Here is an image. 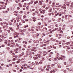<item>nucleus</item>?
Listing matches in <instances>:
<instances>
[{"label":"nucleus","instance_id":"f257e3e1","mask_svg":"<svg viewBox=\"0 0 73 73\" xmlns=\"http://www.w3.org/2000/svg\"><path fill=\"white\" fill-rule=\"evenodd\" d=\"M3 23L4 24H6V25H4L2 27L3 29H4V32H6V31H7V29H8V25H9V24H8V23H6V22H3Z\"/></svg>","mask_w":73,"mask_h":73},{"label":"nucleus","instance_id":"f03ea898","mask_svg":"<svg viewBox=\"0 0 73 73\" xmlns=\"http://www.w3.org/2000/svg\"><path fill=\"white\" fill-rule=\"evenodd\" d=\"M37 48L36 47H33L31 49V51H34L35 52H36L37 51Z\"/></svg>","mask_w":73,"mask_h":73},{"label":"nucleus","instance_id":"7ed1b4c3","mask_svg":"<svg viewBox=\"0 0 73 73\" xmlns=\"http://www.w3.org/2000/svg\"><path fill=\"white\" fill-rule=\"evenodd\" d=\"M32 66L31 65V64H29V66L27 65V67L28 68H29V69H31L33 70L34 69V68H32L31 67Z\"/></svg>","mask_w":73,"mask_h":73},{"label":"nucleus","instance_id":"20e7f679","mask_svg":"<svg viewBox=\"0 0 73 73\" xmlns=\"http://www.w3.org/2000/svg\"><path fill=\"white\" fill-rule=\"evenodd\" d=\"M14 15H15V16H17V17L19 18L20 19H21V16L19 15H17V14L16 13H14Z\"/></svg>","mask_w":73,"mask_h":73},{"label":"nucleus","instance_id":"39448f33","mask_svg":"<svg viewBox=\"0 0 73 73\" xmlns=\"http://www.w3.org/2000/svg\"><path fill=\"white\" fill-rule=\"evenodd\" d=\"M69 61H71L70 62V63H71V64H73V60L72 59V58H70L69 59Z\"/></svg>","mask_w":73,"mask_h":73},{"label":"nucleus","instance_id":"423d86ee","mask_svg":"<svg viewBox=\"0 0 73 73\" xmlns=\"http://www.w3.org/2000/svg\"><path fill=\"white\" fill-rule=\"evenodd\" d=\"M13 35H14V38H16V37H18V35H16L15 33L13 34Z\"/></svg>","mask_w":73,"mask_h":73},{"label":"nucleus","instance_id":"0eeeda50","mask_svg":"<svg viewBox=\"0 0 73 73\" xmlns=\"http://www.w3.org/2000/svg\"><path fill=\"white\" fill-rule=\"evenodd\" d=\"M39 5H42V1H39Z\"/></svg>","mask_w":73,"mask_h":73},{"label":"nucleus","instance_id":"6e6552de","mask_svg":"<svg viewBox=\"0 0 73 73\" xmlns=\"http://www.w3.org/2000/svg\"><path fill=\"white\" fill-rule=\"evenodd\" d=\"M37 3H38V1L37 0H36L34 2V4L35 5Z\"/></svg>","mask_w":73,"mask_h":73},{"label":"nucleus","instance_id":"1a4fd4ad","mask_svg":"<svg viewBox=\"0 0 73 73\" xmlns=\"http://www.w3.org/2000/svg\"><path fill=\"white\" fill-rule=\"evenodd\" d=\"M3 40H4V41H7L8 40V38H7V37H4Z\"/></svg>","mask_w":73,"mask_h":73},{"label":"nucleus","instance_id":"9d476101","mask_svg":"<svg viewBox=\"0 0 73 73\" xmlns=\"http://www.w3.org/2000/svg\"><path fill=\"white\" fill-rule=\"evenodd\" d=\"M32 19H33V20L34 22H35V21H36V19L35 18V17H33Z\"/></svg>","mask_w":73,"mask_h":73},{"label":"nucleus","instance_id":"9b49d317","mask_svg":"<svg viewBox=\"0 0 73 73\" xmlns=\"http://www.w3.org/2000/svg\"><path fill=\"white\" fill-rule=\"evenodd\" d=\"M18 5H19V7L21 8L22 7V4L20 3H19L18 4Z\"/></svg>","mask_w":73,"mask_h":73},{"label":"nucleus","instance_id":"f8f14e48","mask_svg":"<svg viewBox=\"0 0 73 73\" xmlns=\"http://www.w3.org/2000/svg\"><path fill=\"white\" fill-rule=\"evenodd\" d=\"M59 60H63V61H64V60H65V59H63V58H59Z\"/></svg>","mask_w":73,"mask_h":73},{"label":"nucleus","instance_id":"ddd939ff","mask_svg":"<svg viewBox=\"0 0 73 73\" xmlns=\"http://www.w3.org/2000/svg\"><path fill=\"white\" fill-rule=\"evenodd\" d=\"M66 48L67 49H70V48L68 46H65Z\"/></svg>","mask_w":73,"mask_h":73},{"label":"nucleus","instance_id":"4468645a","mask_svg":"<svg viewBox=\"0 0 73 73\" xmlns=\"http://www.w3.org/2000/svg\"><path fill=\"white\" fill-rule=\"evenodd\" d=\"M70 44V42H67L65 43V44H66V45H69V44Z\"/></svg>","mask_w":73,"mask_h":73},{"label":"nucleus","instance_id":"2eb2a0df","mask_svg":"<svg viewBox=\"0 0 73 73\" xmlns=\"http://www.w3.org/2000/svg\"><path fill=\"white\" fill-rule=\"evenodd\" d=\"M20 61H21V60H20V59H19L18 60V61L17 62V64H19V63L20 62Z\"/></svg>","mask_w":73,"mask_h":73},{"label":"nucleus","instance_id":"dca6fc26","mask_svg":"<svg viewBox=\"0 0 73 73\" xmlns=\"http://www.w3.org/2000/svg\"><path fill=\"white\" fill-rule=\"evenodd\" d=\"M65 20H68H68H70V18L69 17L67 18V17H65Z\"/></svg>","mask_w":73,"mask_h":73},{"label":"nucleus","instance_id":"f3484780","mask_svg":"<svg viewBox=\"0 0 73 73\" xmlns=\"http://www.w3.org/2000/svg\"><path fill=\"white\" fill-rule=\"evenodd\" d=\"M10 29L12 32L14 31V30L12 27L10 28Z\"/></svg>","mask_w":73,"mask_h":73},{"label":"nucleus","instance_id":"a211bd4d","mask_svg":"<svg viewBox=\"0 0 73 73\" xmlns=\"http://www.w3.org/2000/svg\"><path fill=\"white\" fill-rule=\"evenodd\" d=\"M7 32L9 34H11V31H10V30H7Z\"/></svg>","mask_w":73,"mask_h":73},{"label":"nucleus","instance_id":"6ab92c4d","mask_svg":"<svg viewBox=\"0 0 73 73\" xmlns=\"http://www.w3.org/2000/svg\"><path fill=\"white\" fill-rule=\"evenodd\" d=\"M46 71H47V72H48V71H49V67H47L46 69Z\"/></svg>","mask_w":73,"mask_h":73},{"label":"nucleus","instance_id":"aec40b11","mask_svg":"<svg viewBox=\"0 0 73 73\" xmlns=\"http://www.w3.org/2000/svg\"><path fill=\"white\" fill-rule=\"evenodd\" d=\"M3 13H8V11H3Z\"/></svg>","mask_w":73,"mask_h":73},{"label":"nucleus","instance_id":"412c9836","mask_svg":"<svg viewBox=\"0 0 73 73\" xmlns=\"http://www.w3.org/2000/svg\"><path fill=\"white\" fill-rule=\"evenodd\" d=\"M16 50H19V48H17L16 49H15V50H14V51H16Z\"/></svg>","mask_w":73,"mask_h":73},{"label":"nucleus","instance_id":"4be33fe9","mask_svg":"<svg viewBox=\"0 0 73 73\" xmlns=\"http://www.w3.org/2000/svg\"><path fill=\"white\" fill-rule=\"evenodd\" d=\"M61 56L63 58V59H65L64 58H65V56L61 55Z\"/></svg>","mask_w":73,"mask_h":73},{"label":"nucleus","instance_id":"5701e85b","mask_svg":"<svg viewBox=\"0 0 73 73\" xmlns=\"http://www.w3.org/2000/svg\"><path fill=\"white\" fill-rule=\"evenodd\" d=\"M14 13H18V12L17 11H15L13 12Z\"/></svg>","mask_w":73,"mask_h":73},{"label":"nucleus","instance_id":"b1692460","mask_svg":"<svg viewBox=\"0 0 73 73\" xmlns=\"http://www.w3.org/2000/svg\"><path fill=\"white\" fill-rule=\"evenodd\" d=\"M5 7H6V6H3L2 7V9H5Z\"/></svg>","mask_w":73,"mask_h":73},{"label":"nucleus","instance_id":"393cba45","mask_svg":"<svg viewBox=\"0 0 73 73\" xmlns=\"http://www.w3.org/2000/svg\"><path fill=\"white\" fill-rule=\"evenodd\" d=\"M0 4H4V3L3 2L0 1Z\"/></svg>","mask_w":73,"mask_h":73},{"label":"nucleus","instance_id":"a878e982","mask_svg":"<svg viewBox=\"0 0 73 73\" xmlns=\"http://www.w3.org/2000/svg\"><path fill=\"white\" fill-rule=\"evenodd\" d=\"M26 31V29H23V30H22V32H24Z\"/></svg>","mask_w":73,"mask_h":73},{"label":"nucleus","instance_id":"bb28decb","mask_svg":"<svg viewBox=\"0 0 73 73\" xmlns=\"http://www.w3.org/2000/svg\"><path fill=\"white\" fill-rule=\"evenodd\" d=\"M38 57H39V58H40V57H41L42 56H41V55L39 54L38 55Z\"/></svg>","mask_w":73,"mask_h":73},{"label":"nucleus","instance_id":"cd10ccee","mask_svg":"<svg viewBox=\"0 0 73 73\" xmlns=\"http://www.w3.org/2000/svg\"><path fill=\"white\" fill-rule=\"evenodd\" d=\"M0 25L2 27H3V23H0Z\"/></svg>","mask_w":73,"mask_h":73},{"label":"nucleus","instance_id":"c85d7f7f","mask_svg":"<svg viewBox=\"0 0 73 73\" xmlns=\"http://www.w3.org/2000/svg\"><path fill=\"white\" fill-rule=\"evenodd\" d=\"M40 13L41 14H42V13H43V14H44V13L42 11H40Z\"/></svg>","mask_w":73,"mask_h":73},{"label":"nucleus","instance_id":"c756f323","mask_svg":"<svg viewBox=\"0 0 73 73\" xmlns=\"http://www.w3.org/2000/svg\"><path fill=\"white\" fill-rule=\"evenodd\" d=\"M16 25L18 28H19V24H18V23H17Z\"/></svg>","mask_w":73,"mask_h":73},{"label":"nucleus","instance_id":"7c9ffc66","mask_svg":"<svg viewBox=\"0 0 73 73\" xmlns=\"http://www.w3.org/2000/svg\"><path fill=\"white\" fill-rule=\"evenodd\" d=\"M13 57H15V58H17L18 57V56H13Z\"/></svg>","mask_w":73,"mask_h":73},{"label":"nucleus","instance_id":"2f4dec72","mask_svg":"<svg viewBox=\"0 0 73 73\" xmlns=\"http://www.w3.org/2000/svg\"><path fill=\"white\" fill-rule=\"evenodd\" d=\"M16 60H17V59L14 58H13V59L12 60V61H16Z\"/></svg>","mask_w":73,"mask_h":73},{"label":"nucleus","instance_id":"473e14b6","mask_svg":"<svg viewBox=\"0 0 73 73\" xmlns=\"http://www.w3.org/2000/svg\"><path fill=\"white\" fill-rule=\"evenodd\" d=\"M12 56H15V54L14 53H13L12 54H11Z\"/></svg>","mask_w":73,"mask_h":73},{"label":"nucleus","instance_id":"72a5a7b5","mask_svg":"<svg viewBox=\"0 0 73 73\" xmlns=\"http://www.w3.org/2000/svg\"><path fill=\"white\" fill-rule=\"evenodd\" d=\"M45 11H46L45 10H42V12H43L44 13H44H45Z\"/></svg>","mask_w":73,"mask_h":73},{"label":"nucleus","instance_id":"f704fd0d","mask_svg":"<svg viewBox=\"0 0 73 73\" xmlns=\"http://www.w3.org/2000/svg\"><path fill=\"white\" fill-rule=\"evenodd\" d=\"M9 53H10V54H12V53H13V52L11 50L9 52Z\"/></svg>","mask_w":73,"mask_h":73},{"label":"nucleus","instance_id":"c9c22d12","mask_svg":"<svg viewBox=\"0 0 73 73\" xmlns=\"http://www.w3.org/2000/svg\"><path fill=\"white\" fill-rule=\"evenodd\" d=\"M52 5L53 6H54L55 5V3H54V2L52 3Z\"/></svg>","mask_w":73,"mask_h":73},{"label":"nucleus","instance_id":"e433bc0d","mask_svg":"<svg viewBox=\"0 0 73 73\" xmlns=\"http://www.w3.org/2000/svg\"><path fill=\"white\" fill-rule=\"evenodd\" d=\"M52 73H55L56 72V71H55V70H52Z\"/></svg>","mask_w":73,"mask_h":73},{"label":"nucleus","instance_id":"4c0bfd02","mask_svg":"<svg viewBox=\"0 0 73 73\" xmlns=\"http://www.w3.org/2000/svg\"><path fill=\"white\" fill-rule=\"evenodd\" d=\"M3 40V39H2L1 38H0V42H2Z\"/></svg>","mask_w":73,"mask_h":73},{"label":"nucleus","instance_id":"58836bf2","mask_svg":"<svg viewBox=\"0 0 73 73\" xmlns=\"http://www.w3.org/2000/svg\"><path fill=\"white\" fill-rule=\"evenodd\" d=\"M15 63H16V62H13L11 63V64H13V65H14V64H15Z\"/></svg>","mask_w":73,"mask_h":73},{"label":"nucleus","instance_id":"ea45409f","mask_svg":"<svg viewBox=\"0 0 73 73\" xmlns=\"http://www.w3.org/2000/svg\"><path fill=\"white\" fill-rule=\"evenodd\" d=\"M55 26L56 27V28H58V25L57 24H56L55 25Z\"/></svg>","mask_w":73,"mask_h":73},{"label":"nucleus","instance_id":"a19ab883","mask_svg":"<svg viewBox=\"0 0 73 73\" xmlns=\"http://www.w3.org/2000/svg\"><path fill=\"white\" fill-rule=\"evenodd\" d=\"M10 47H12V48H13V47H14V45L11 44L10 46Z\"/></svg>","mask_w":73,"mask_h":73},{"label":"nucleus","instance_id":"79ce46f5","mask_svg":"<svg viewBox=\"0 0 73 73\" xmlns=\"http://www.w3.org/2000/svg\"><path fill=\"white\" fill-rule=\"evenodd\" d=\"M23 11H20L19 13H21V14H22V13H23Z\"/></svg>","mask_w":73,"mask_h":73},{"label":"nucleus","instance_id":"37998d69","mask_svg":"<svg viewBox=\"0 0 73 73\" xmlns=\"http://www.w3.org/2000/svg\"><path fill=\"white\" fill-rule=\"evenodd\" d=\"M61 13L62 15H64V14H65V12H62Z\"/></svg>","mask_w":73,"mask_h":73},{"label":"nucleus","instance_id":"c03bdc74","mask_svg":"<svg viewBox=\"0 0 73 73\" xmlns=\"http://www.w3.org/2000/svg\"><path fill=\"white\" fill-rule=\"evenodd\" d=\"M55 64H52L51 65V67H53V66H54V65H55Z\"/></svg>","mask_w":73,"mask_h":73},{"label":"nucleus","instance_id":"a18cd8bd","mask_svg":"<svg viewBox=\"0 0 73 73\" xmlns=\"http://www.w3.org/2000/svg\"><path fill=\"white\" fill-rule=\"evenodd\" d=\"M56 5H59V3H56Z\"/></svg>","mask_w":73,"mask_h":73},{"label":"nucleus","instance_id":"49530a36","mask_svg":"<svg viewBox=\"0 0 73 73\" xmlns=\"http://www.w3.org/2000/svg\"><path fill=\"white\" fill-rule=\"evenodd\" d=\"M68 17H72V15H68Z\"/></svg>","mask_w":73,"mask_h":73},{"label":"nucleus","instance_id":"de8ad7c7","mask_svg":"<svg viewBox=\"0 0 73 73\" xmlns=\"http://www.w3.org/2000/svg\"><path fill=\"white\" fill-rule=\"evenodd\" d=\"M51 3H52V1H50L49 2V4H50Z\"/></svg>","mask_w":73,"mask_h":73},{"label":"nucleus","instance_id":"09e8293b","mask_svg":"<svg viewBox=\"0 0 73 73\" xmlns=\"http://www.w3.org/2000/svg\"><path fill=\"white\" fill-rule=\"evenodd\" d=\"M73 5H70V8L71 9L72 8H73Z\"/></svg>","mask_w":73,"mask_h":73},{"label":"nucleus","instance_id":"8fccbe9b","mask_svg":"<svg viewBox=\"0 0 73 73\" xmlns=\"http://www.w3.org/2000/svg\"><path fill=\"white\" fill-rule=\"evenodd\" d=\"M17 8V10H19V9H20V7H18Z\"/></svg>","mask_w":73,"mask_h":73},{"label":"nucleus","instance_id":"3c124183","mask_svg":"<svg viewBox=\"0 0 73 73\" xmlns=\"http://www.w3.org/2000/svg\"><path fill=\"white\" fill-rule=\"evenodd\" d=\"M38 11H42V9L41 8H40L38 9Z\"/></svg>","mask_w":73,"mask_h":73},{"label":"nucleus","instance_id":"603ef678","mask_svg":"<svg viewBox=\"0 0 73 73\" xmlns=\"http://www.w3.org/2000/svg\"><path fill=\"white\" fill-rule=\"evenodd\" d=\"M2 38H4V35H2L1 37Z\"/></svg>","mask_w":73,"mask_h":73},{"label":"nucleus","instance_id":"864d4df0","mask_svg":"<svg viewBox=\"0 0 73 73\" xmlns=\"http://www.w3.org/2000/svg\"><path fill=\"white\" fill-rule=\"evenodd\" d=\"M33 1H32L30 2H29V3H30V4H33Z\"/></svg>","mask_w":73,"mask_h":73},{"label":"nucleus","instance_id":"5fc2aeb1","mask_svg":"<svg viewBox=\"0 0 73 73\" xmlns=\"http://www.w3.org/2000/svg\"><path fill=\"white\" fill-rule=\"evenodd\" d=\"M23 18H25L27 17V16H26V15H24L23 16Z\"/></svg>","mask_w":73,"mask_h":73},{"label":"nucleus","instance_id":"6e6d98bb","mask_svg":"<svg viewBox=\"0 0 73 73\" xmlns=\"http://www.w3.org/2000/svg\"><path fill=\"white\" fill-rule=\"evenodd\" d=\"M62 8H63V9H66V7H62Z\"/></svg>","mask_w":73,"mask_h":73},{"label":"nucleus","instance_id":"4d7b16f0","mask_svg":"<svg viewBox=\"0 0 73 73\" xmlns=\"http://www.w3.org/2000/svg\"><path fill=\"white\" fill-rule=\"evenodd\" d=\"M15 3H18V0H15Z\"/></svg>","mask_w":73,"mask_h":73},{"label":"nucleus","instance_id":"13d9d810","mask_svg":"<svg viewBox=\"0 0 73 73\" xmlns=\"http://www.w3.org/2000/svg\"><path fill=\"white\" fill-rule=\"evenodd\" d=\"M64 73H66V70H64V71H63Z\"/></svg>","mask_w":73,"mask_h":73},{"label":"nucleus","instance_id":"bf43d9fd","mask_svg":"<svg viewBox=\"0 0 73 73\" xmlns=\"http://www.w3.org/2000/svg\"><path fill=\"white\" fill-rule=\"evenodd\" d=\"M29 8V6H27L26 8V9H28Z\"/></svg>","mask_w":73,"mask_h":73},{"label":"nucleus","instance_id":"052dcab7","mask_svg":"<svg viewBox=\"0 0 73 73\" xmlns=\"http://www.w3.org/2000/svg\"><path fill=\"white\" fill-rule=\"evenodd\" d=\"M23 46L25 47V48H26V45L25 44H24L23 45Z\"/></svg>","mask_w":73,"mask_h":73},{"label":"nucleus","instance_id":"680f3d73","mask_svg":"<svg viewBox=\"0 0 73 73\" xmlns=\"http://www.w3.org/2000/svg\"><path fill=\"white\" fill-rule=\"evenodd\" d=\"M22 30L21 29H19V32H22Z\"/></svg>","mask_w":73,"mask_h":73},{"label":"nucleus","instance_id":"e2e57ef3","mask_svg":"<svg viewBox=\"0 0 73 73\" xmlns=\"http://www.w3.org/2000/svg\"><path fill=\"white\" fill-rule=\"evenodd\" d=\"M8 42H9V43H10V42H11V40H8Z\"/></svg>","mask_w":73,"mask_h":73},{"label":"nucleus","instance_id":"0e129e2a","mask_svg":"<svg viewBox=\"0 0 73 73\" xmlns=\"http://www.w3.org/2000/svg\"><path fill=\"white\" fill-rule=\"evenodd\" d=\"M10 45H11V44L10 43H9L7 44L8 46H10Z\"/></svg>","mask_w":73,"mask_h":73},{"label":"nucleus","instance_id":"69168bd1","mask_svg":"<svg viewBox=\"0 0 73 73\" xmlns=\"http://www.w3.org/2000/svg\"><path fill=\"white\" fill-rule=\"evenodd\" d=\"M32 15L33 16H35V13H33Z\"/></svg>","mask_w":73,"mask_h":73},{"label":"nucleus","instance_id":"338daca9","mask_svg":"<svg viewBox=\"0 0 73 73\" xmlns=\"http://www.w3.org/2000/svg\"><path fill=\"white\" fill-rule=\"evenodd\" d=\"M48 15H49V16H51V13H48Z\"/></svg>","mask_w":73,"mask_h":73},{"label":"nucleus","instance_id":"774afa93","mask_svg":"<svg viewBox=\"0 0 73 73\" xmlns=\"http://www.w3.org/2000/svg\"><path fill=\"white\" fill-rule=\"evenodd\" d=\"M21 54L22 55H24V52H22L21 53Z\"/></svg>","mask_w":73,"mask_h":73}]
</instances>
